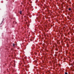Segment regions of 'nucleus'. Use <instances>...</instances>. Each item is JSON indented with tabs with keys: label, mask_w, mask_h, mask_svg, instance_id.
<instances>
[{
	"label": "nucleus",
	"mask_w": 74,
	"mask_h": 74,
	"mask_svg": "<svg viewBox=\"0 0 74 74\" xmlns=\"http://www.w3.org/2000/svg\"><path fill=\"white\" fill-rule=\"evenodd\" d=\"M20 14H22V11H20Z\"/></svg>",
	"instance_id": "obj_1"
},
{
	"label": "nucleus",
	"mask_w": 74,
	"mask_h": 74,
	"mask_svg": "<svg viewBox=\"0 0 74 74\" xmlns=\"http://www.w3.org/2000/svg\"><path fill=\"white\" fill-rule=\"evenodd\" d=\"M65 74H68L67 73H66V72H65Z\"/></svg>",
	"instance_id": "obj_4"
},
{
	"label": "nucleus",
	"mask_w": 74,
	"mask_h": 74,
	"mask_svg": "<svg viewBox=\"0 0 74 74\" xmlns=\"http://www.w3.org/2000/svg\"><path fill=\"white\" fill-rule=\"evenodd\" d=\"M37 53H35V55H37Z\"/></svg>",
	"instance_id": "obj_5"
},
{
	"label": "nucleus",
	"mask_w": 74,
	"mask_h": 74,
	"mask_svg": "<svg viewBox=\"0 0 74 74\" xmlns=\"http://www.w3.org/2000/svg\"><path fill=\"white\" fill-rule=\"evenodd\" d=\"M56 51H58V49H56Z\"/></svg>",
	"instance_id": "obj_7"
},
{
	"label": "nucleus",
	"mask_w": 74,
	"mask_h": 74,
	"mask_svg": "<svg viewBox=\"0 0 74 74\" xmlns=\"http://www.w3.org/2000/svg\"><path fill=\"white\" fill-rule=\"evenodd\" d=\"M24 18H26V16H24Z\"/></svg>",
	"instance_id": "obj_6"
},
{
	"label": "nucleus",
	"mask_w": 74,
	"mask_h": 74,
	"mask_svg": "<svg viewBox=\"0 0 74 74\" xmlns=\"http://www.w3.org/2000/svg\"><path fill=\"white\" fill-rule=\"evenodd\" d=\"M15 23V22H13V23Z\"/></svg>",
	"instance_id": "obj_8"
},
{
	"label": "nucleus",
	"mask_w": 74,
	"mask_h": 74,
	"mask_svg": "<svg viewBox=\"0 0 74 74\" xmlns=\"http://www.w3.org/2000/svg\"><path fill=\"white\" fill-rule=\"evenodd\" d=\"M15 61H14V62L15 63Z\"/></svg>",
	"instance_id": "obj_9"
},
{
	"label": "nucleus",
	"mask_w": 74,
	"mask_h": 74,
	"mask_svg": "<svg viewBox=\"0 0 74 74\" xmlns=\"http://www.w3.org/2000/svg\"><path fill=\"white\" fill-rule=\"evenodd\" d=\"M13 47H15V44L13 43Z\"/></svg>",
	"instance_id": "obj_2"
},
{
	"label": "nucleus",
	"mask_w": 74,
	"mask_h": 74,
	"mask_svg": "<svg viewBox=\"0 0 74 74\" xmlns=\"http://www.w3.org/2000/svg\"><path fill=\"white\" fill-rule=\"evenodd\" d=\"M69 11H71V8H69Z\"/></svg>",
	"instance_id": "obj_3"
}]
</instances>
